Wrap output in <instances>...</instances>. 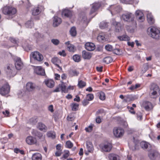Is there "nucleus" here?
<instances>
[{
	"label": "nucleus",
	"mask_w": 160,
	"mask_h": 160,
	"mask_svg": "<svg viewBox=\"0 0 160 160\" xmlns=\"http://www.w3.org/2000/svg\"><path fill=\"white\" fill-rule=\"evenodd\" d=\"M122 18L125 22L128 23L131 22L132 27H136L137 23L134 20V15L132 13L130 12L125 13L122 15Z\"/></svg>",
	"instance_id": "1"
},
{
	"label": "nucleus",
	"mask_w": 160,
	"mask_h": 160,
	"mask_svg": "<svg viewBox=\"0 0 160 160\" xmlns=\"http://www.w3.org/2000/svg\"><path fill=\"white\" fill-rule=\"evenodd\" d=\"M2 12L5 15L9 16H12L16 13L17 10L14 7L9 6H6L3 8Z\"/></svg>",
	"instance_id": "2"
},
{
	"label": "nucleus",
	"mask_w": 160,
	"mask_h": 160,
	"mask_svg": "<svg viewBox=\"0 0 160 160\" xmlns=\"http://www.w3.org/2000/svg\"><path fill=\"white\" fill-rule=\"evenodd\" d=\"M7 75L9 77H13L16 74V71L13 66L11 64H9L5 70Z\"/></svg>",
	"instance_id": "3"
},
{
	"label": "nucleus",
	"mask_w": 160,
	"mask_h": 160,
	"mask_svg": "<svg viewBox=\"0 0 160 160\" xmlns=\"http://www.w3.org/2000/svg\"><path fill=\"white\" fill-rule=\"evenodd\" d=\"M148 35L153 38L158 39L160 37V31L155 27H153L150 29V32H148Z\"/></svg>",
	"instance_id": "4"
},
{
	"label": "nucleus",
	"mask_w": 160,
	"mask_h": 160,
	"mask_svg": "<svg viewBox=\"0 0 160 160\" xmlns=\"http://www.w3.org/2000/svg\"><path fill=\"white\" fill-rule=\"evenodd\" d=\"M150 94L151 96H156L158 93H160V89L158 85L155 83H152L150 87Z\"/></svg>",
	"instance_id": "5"
},
{
	"label": "nucleus",
	"mask_w": 160,
	"mask_h": 160,
	"mask_svg": "<svg viewBox=\"0 0 160 160\" xmlns=\"http://www.w3.org/2000/svg\"><path fill=\"white\" fill-rule=\"evenodd\" d=\"M10 86L8 84L4 85L0 88V94L4 96L9 93L10 92Z\"/></svg>",
	"instance_id": "6"
},
{
	"label": "nucleus",
	"mask_w": 160,
	"mask_h": 160,
	"mask_svg": "<svg viewBox=\"0 0 160 160\" xmlns=\"http://www.w3.org/2000/svg\"><path fill=\"white\" fill-rule=\"evenodd\" d=\"M32 55L34 59L38 61H42L43 59V55L38 51H35L32 52Z\"/></svg>",
	"instance_id": "7"
},
{
	"label": "nucleus",
	"mask_w": 160,
	"mask_h": 160,
	"mask_svg": "<svg viewBox=\"0 0 160 160\" xmlns=\"http://www.w3.org/2000/svg\"><path fill=\"white\" fill-rule=\"evenodd\" d=\"M124 130L121 128H115L113 129V133L116 137L119 138L123 136Z\"/></svg>",
	"instance_id": "8"
},
{
	"label": "nucleus",
	"mask_w": 160,
	"mask_h": 160,
	"mask_svg": "<svg viewBox=\"0 0 160 160\" xmlns=\"http://www.w3.org/2000/svg\"><path fill=\"white\" fill-rule=\"evenodd\" d=\"M15 65L17 69L19 70L23 67V63L20 58L17 57L14 58Z\"/></svg>",
	"instance_id": "9"
},
{
	"label": "nucleus",
	"mask_w": 160,
	"mask_h": 160,
	"mask_svg": "<svg viewBox=\"0 0 160 160\" xmlns=\"http://www.w3.org/2000/svg\"><path fill=\"white\" fill-rule=\"evenodd\" d=\"M26 143L28 145H33L36 144L37 141L36 138L32 136L28 137L26 139Z\"/></svg>",
	"instance_id": "10"
},
{
	"label": "nucleus",
	"mask_w": 160,
	"mask_h": 160,
	"mask_svg": "<svg viewBox=\"0 0 160 160\" xmlns=\"http://www.w3.org/2000/svg\"><path fill=\"white\" fill-rule=\"evenodd\" d=\"M43 7L41 6L38 5L35 7L32 10V14L33 15L36 16L39 14Z\"/></svg>",
	"instance_id": "11"
},
{
	"label": "nucleus",
	"mask_w": 160,
	"mask_h": 160,
	"mask_svg": "<svg viewBox=\"0 0 160 160\" xmlns=\"http://www.w3.org/2000/svg\"><path fill=\"white\" fill-rule=\"evenodd\" d=\"M148 156L149 158L152 160H154L159 154L158 152L154 150H152L149 151Z\"/></svg>",
	"instance_id": "12"
},
{
	"label": "nucleus",
	"mask_w": 160,
	"mask_h": 160,
	"mask_svg": "<svg viewBox=\"0 0 160 160\" xmlns=\"http://www.w3.org/2000/svg\"><path fill=\"white\" fill-rule=\"evenodd\" d=\"M140 145L142 149L149 151L151 150V145L145 142H142L140 143Z\"/></svg>",
	"instance_id": "13"
},
{
	"label": "nucleus",
	"mask_w": 160,
	"mask_h": 160,
	"mask_svg": "<svg viewBox=\"0 0 160 160\" xmlns=\"http://www.w3.org/2000/svg\"><path fill=\"white\" fill-rule=\"evenodd\" d=\"M112 24L115 26V32H119L122 31V28L121 27V24L120 22L113 21Z\"/></svg>",
	"instance_id": "14"
},
{
	"label": "nucleus",
	"mask_w": 160,
	"mask_h": 160,
	"mask_svg": "<svg viewBox=\"0 0 160 160\" xmlns=\"http://www.w3.org/2000/svg\"><path fill=\"white\" fill-rule=\"evenodd\" d=\"M52 62L58 67L60 70H62V68L59 66V64L61 63V61L57 57H54L51 59Z\"/></svg>",
	"instance_id": "15"
},
{
	"label": "nucleus",
	"mask_w": 160,
	"mask_h": 160,
	"mask_svg": "<svg viewBox=\"0 0 160 160\" xmlns=\"http://www.w3.org/2000/svg\"><path fill=\"white\" fill-rule=\"evenodd\" d=\"M36 87L35 85L31 82H28L26 85V89L29 92H31L34 90Z\"/></svg>",
	"instance_id": "16"
},
{
	"label": "nucleus",
	"mask_w": 160,
	"mask_h": 160,
	"mask_svg": "<svg viewBox=\"0 0 160 160\" xmlns=\"http://www.w3.org/2000/svg\"><path fill=\"white\" fill-rule=\"evenodd\" d=\"M85 48L88 51H92L95 49V46L92 43L88 42L85 43Z\"/></svg>",
	"instance_id": "17"
},
{
	"label": "nucleus",
	"mask_w": 160,
	"mask_h": 160,
	"mask_svg": "<svg viewBox=\"0 0 160 160\" xmlns=\"http://www.w3.org/2000/svg\"><path fill=\"white\" fill-rule=\"evenodd\" d=\"M62 19L57 16H55L53 18V25L54 27H57L62 22Z\"/></svg>",
	"instance_id": "18"
},
{
	"label": "nucleus",
	"mask_w": 160,
	"mask_h": 160,
	"mask_svg": "<svg viewBox=\"0 0 160 160\" xmlns=\"http://www.w3.org/2000/svg\"><path fill=\"white\" fill-rule=\"evenodd\" d=\"M112 148V146L110 143H107L105 144L102 148V152H109L110 151Z\"/></svg>",
	"instance_id": "19"
},
{
	"label": "nucleus",
	"mask_w": 160,
	"mask_h": 160,
	"mask_svg": "<svg viewBox=\"0 0 160 160\" xmlns=\"http://www.w3.org/2000/svg\"><path fill=\"white\" fill-rule=\"evenodd\" d=\"M36 73L38 75H44L45 74L44 70L40 66L37 67L35 69Z\"/></svg>",
	"instance_id": "20"
},
{
	"label": "nucleus",
	"mask_w": 160,
	"mask_h": 160,
	"mask_svg": "<svg viewBox=\"0 0 160 160\" xmlns=\"http://www.w3.org/2000/svg\"><path fill=\"white\" fill-rule=\"evenodd\" d=\"M86 148L88 152H92L93 151L94 148L91 142L90 141H87L86 142Z\"/></svg>",
	"instance_id": "21"
},
{
	"label": "nucleus",
	"mask_w": 160,
	"mask_h": 160,
	"mask_svg": "<svg viewBox=\"0 0 160 160\" xmlns=\"http://www.w3.org/2000/svg\"><path fill=\"white\" fill-rule=\"evenodd\" d=\"M67 46L68 50L70 52H74L75 51V47L72 44L70 43L69 42H66L65 43Z\"/></svg>",
	"instance_id": "22"
},
{
	"label": "nucleus",
	"mask_w": 160,
	"mask_h": 160,
	"mask_svg": "<svg viewBox=\"0 0 160 160\" xmlns=\"http://www.w3.org/2000/svg\"><path fill=\"white\" fill-rule=\"evenodd\" d=\"M111 8H113L112 9L111 11V13L112 14V12L115 13H118L120 12L121 10V7L118 6H111Z\"/></svg>",
	"instance_id": "23"
},
{
	"label": "nucleus",
	"mask_w": 160,
	"mask_h": 160,
	"mask_svg": "<svg viewBox=\"0 0 160 160\" xmlns=\"http://www.w3.org/2000/svg\"><path fill=\"white\" fill-rule=\"evenodd\" d=\"M136 16L138 18V20L140 22H142L144 20L143 17V14L141 11L137 10L136 12Z\"/></svg>",
	"instance_id": "24"
},
{
	"label": "nucleus",
	"mask_w": 160,
	"mask_h": 160,
	"mask_svg": "<svg viewBox=\"0 0 160 160\" xmlns=\"http://www.w3.org/2000/svg\"><path fill=\"white\" fill-rule=\"evenodd\" d=\"M82 57L85 59H89L92 57L91 53L85 50L82 51Z\"/></svg>",
	"instance_id": "25"
},
{
	"label": "nucleus",
	"mask_w": 160,
	"mask_h": 160,
	"mask_svg": "<svg viewBox=\"0 0 160 160\" xmlns=\"http://www.w3.org/2000/svg\"><path fill=\"white\" fill-rule=\"evenodd\" d=\"M32 160H42V155L39 153H35L32 155Z\"/></svg>",
	"instance_id": "26"
},
{
	"label": "nucleus",
	"mask_w": 160,
	"mask_h": 160,
	"mask_svg": "<svg viewBox=\"0 0 160 160\" xmlns=\"http://www.w3.org/2000/svg\"><path fill=\"white\" fill-rule=\"evenodd\" d=\"M45 84L47 86L50 88L53 87L54 85V82L52 79H48L44 81Z\"/></svg>",
	"instance_id": "27"
},
{
	"label": "nucleus",
	"mask_w": 160,
	"mask_h": 160,
	"mask_svg": "<svg viewBox=\"0 0 160 160\" xmlns=\"http://www.w3.org/2000/svg\"><path fill=\"white\" fill-rule=\"evenodd\" d=\"M100 4L99 3H95L92 5V8L90 12V14H92L99 8Z\"/></svg>",
	"instance_id": "28"
},
{
	"label": "nucleus",
	"mask_w": 160,
	"mask_h": 160,
	"mask_svg": "<svg viewBox=\"0 0 160 160\" xmlns=\"http://www.w3.org/2000/svg\"><path fill=\"white\" fill-rule=\"evenodd\" d=\"M62 15L65 17L70 18L72 15V12L68 9L64 10L62 12Z\"/></svg>",
	"instance_id": "29"
},
{
	"label": "nucleus",
	"mask_w": 160,
	"mask_h": 160,
	"mask_svg": "<svg viewBox=\"0 0 160 160\" xmlns=\"http://www.w3.org/2000/svg\"><path fill=\"white\" fill-rule=\"evenodd\" d=\"M38 128L40 130L46 132L47 130V128L42 123L39 122L38 123Z\"/></svg>",
	"instance_id": "30"
},
{
	"label": "nucleus",
	"mask_w": 160,
	"mask_h": 160,
	"mask_svg": "<svg viewBox=\"0 0 160 160\" xmlns=\"http://www.w3.org/2000/svg\"><path fill=\"white\" fill-rule=\"evenodd\" d=\"M108 158L109 160H118L119 159L118 156L113 153L109 154Z\"/></svg>",
	"instance_id": "31"
},
{
	"label": "nucleus",
	"mask_w": 160,
	"mask_h": 160,
	"mask_svg": "<svg viewBox=\"0 0 160 160\" xmlns=\"http://www.w3.org/2000/svg\"><path fill=\"white\" fill-rule=\"evenodd\" d=\"M58 86L60 87L61 90L62 92L64 93L68 92V89H67L65 85L63 82H62V83L61 84H59Z\"/></svg>",
	"instance_id": "32"
},
{
	"label": "nucleus",
	"mask_w": 160,
	"mask_h": 160,
	"mask_svg": "<svg viewBox=\"0 0 160 160\" xmlns=\"http://www.w3.org/2000/svg\"><path fill=\"white\" fill-rule=\"evenodd\" d=\"M47 135L48 138L52 139H54L56 138V133L53 131H50L47 133Z\"/></svg>",
	"instance_id": "33"
},
{
	"label": "nucleus",
	"mask_w": 160,
	"mask_h": 160,
	"mask_svg": "<svg viewBox=\"0 0 160 160\" xmlns=\"http://www.w3.org/2000/svg\"><path fill=\"white\" fill-rule=\"evenodd\" d=\"M69 73L71 77L78 76L79 73V72L76 69H71L69 71Z\"/></svg>",
	"instance_id": "34"
},
{
	"label": "nucleus",
	"mask_w": 160,
	"mask_h": 160,
	"mask_svg": "<svg viewBox=\"0 0 160 160\" xmlns=\"http://www.w3.org/2000/svg\"><path fill=\"white\" fill-rule=\"evenodd\" d=\"M112 61L113 59L111 57L108 56L104 58L103 60V62L106 64H108L112 62Z\"/></svg>",
	"instance_id": "35"
},
{
	"label": "nucleus",
	"mask_w": 160,
	"mask_h": 160,
	"mask_svg": "<svg viewBox=\"0 0 160 160\" xmlns=\"http://www.w3.org/2000/svg\"><path fill=\"white\" fill-rule=\"evenodd\" d=\"M147 17L148 21L150 24H152L154 23V20L151 15L150 14H148Z\"/></svg>",
	"instance_id": "36"
},
{
	"label": "nucleus",
	"mask_w": 160,
	"mask_h": 160,
	"mask_svg": "<svg viewBox=\"0 0 160 160\" xmlns=\"http://www.w3.org/2000/svg\"><path fill=\"white\" fill-rule=\"evenodd\" d=\"M144 107L145 109L147 110H150L151 107V103L150 102L148 101H145L143 103Z\"/></svg>",
	"instance_id": "37"
},
{
	"label": "nucleus",
	"mask_w": 160,
	"mask_h": 160,
	"mask_svg": "<svg viewBox=\"0 0 160 160\" xmlns=\"http://www.w3.org/2000/svg\"><path fill=\"white\" fill-rule=\"evenodd\" d=\"M118 38L120 41H128L130 40V38L126 35H124L118 37Z\"/></svg>",
	"instance_id": "38"
},
{
	"label": "nucleus",
	"mask_w": 160,
	"mask_h": 160,
	"mask_svg": "<svg viewBox=\"0 0 160 160\" xmlns=\"http://www.w3.org/2000/svg\"><path fill=\"white\" fill-rule=\"evenodd\" d=\"M79 107V104L76 103H72L71 105L72 110L73 111H76L78 110Z\"/></svg>",
	"instance_id": "39"
},
{
	"label": "nucleus",
	"mask_w": 160,
	"mask_h": 160,
	"mask_svg": "<svg viewBox=\"0 0 160 160\" xmlns=\"http://www.w3.org/2000/svg\"><path fill=\"white\" fill-rule=\"evenodd\" d=\"M71 35L72 36H75L77 34L76 30L75 27H72L70 31Z\"/></svg>",
	"instance_id": "40"
},
{
	"label": "nucleus",
	"mask_w": 160,
	"mask_h": 160,
	"mask_svg": "<svg viewBox=\"0 0 160 160\" xmlns=\"http://www.w3.org/2000/svg\"><path fill=\"white\" fill-rule=\"evenodd\" d=\"M86 85V83L85 82L80 80L78 81V86L80 88H82L85 87Z\"/></svg>",
	"instance_id": "41"
},
{
	"label": "nucleus",
	"mask_w": 160,
	"mask_h": 160,
	"mask_svg": "<svg viewBox=\"0 0 160 160\" xmlns=\"http://www.w3.org/2000/svg\"><path fill=\"white\" fill-rule=\"evenodd\" d=\"M73 59L75 62H78L81 60L80 56L77 54L73 56Z\"/></svg>",
	"instance_id": "42"
},
{
	"label": "nucleus",
	"mask_w": 160,
	"mask_h": 160,
	"mask_svg": "<svg viewBox=\"0 0 160 160\" xmlns=\"http://www.w3.org/2000/svg\"><path fill=\"white\" fill-rule=\"evenodd\" d=\"M149 68L148 65V63H145L143 65V68L142 69V72L144 73Z\"/></svg>",
	"instance_id": "43"
},
{
	"label": "nucleus",
	"mask_w": 160,
	"mask_h": 160,
	"mask_svg": "<svg viewBox=\"0 0 160 160\" xmlns=\"http://www.w3.org/2000/svg\"><path fill=\"white\" fill-rule=\"evenodd\" d=\"M66 147L68 148H71L73 146V143L69 140L66 142Z\"/></svg>",
	"instance_id": "44"
},
{
	"label": "nucleus",
	"mask_w": 160,
	"mask_h": 160,
	"mask_svg": "<svg viewBox=\"0 0 160 160\" xmlns=\"http://www.w3.org/2000/svg\"><path fill=\"white\" fill-rule=\"evenodd\" d=\"M94 126V125L92 124H91L87 128H85V130L86 132H90L92 130V128Z\"/></svg>",
	"instance_id": "45"
},
{
	"label": "nucleus",
	"mask_w": 160,
	"mask_h": 160,
	"mask_svg": "<svg viewBox=\"0 0 160 160\" xmlns=\"http://www.w3.org/2000/svg\"><path fill=\"white\" fill-rule=\"evenodd\" d=\"M25 25L26 27L28 28H32L34 26L33 22L31 21H28L26 23Z\"/></svg>",
	"instance_id": "46"
},
{
	"label": "nucleus",
	"mask_w": 160,
	"mask_h": 160,
	"mask_svg": "<svg viewBox=\"0 0 160 160\" xmlns=\"http://www.w3.org/2000/svg\"><path fill=\"white\" fill-rule=\"evenodd\" d=\"M14 152L16 153H20L21 154L24 155L25 154L23 150H21L17 148H16L14 149Z\"/></svg>",
	"instance_id": "47"
},
{
	"label": "nucleus",
	"mask_w": 160,
	"mask_h": 160,
	"mask_svg": "<svg viewBox=\"0 0 160 160\" xmlns=\"http://www.w3.org/2000/svg\"><path fill=\"white\" fill-rule=\"evenodd\" d=\"M112 52L113 53L117 55H121L122 53L121 50L119 49H113Z\"/></svg>",
	"instance_id": "48"
},
{
	"label": "nucleus",
	"mask_w": 160,
	"mask_h": 160,
	"mask_svg": "<svg viewBox=\"0 0 160 160\" xmlns=\"http://www.w3.org/2000/svg\"><path fill=\"white\" fill-rule=\"evenodd\" d=\"M105 49L108 51H111L113 50V48L112 45L107 44L105 46Z\"/></svg>",
	"instance_id": "49"
},
{
	"label": "nucleus",
	"mask_w": 160,
	"mask_h": 160,
	"mask_svg": "<svg viewBox=\"0 0 160 160\" xmlns=\"http://www.w3.org/2000/svg\"><path fill=\"white\" fill-rule=\"evenodd\" d=\"M108 27V23L107 22H102L101 23V28H105Z\"/></svg>",
	"instance_id": "50"
},
{
	"label": "nucleus",
	"mask_w": 160,
	"mask_h": 160,
	"mask_svg": "<svg viewBox=\"0 0 160 160\" xmlns=\"http://www.w3.org/2000/svg\"><path fill=\"white\" fill-rule=\"evenodd\" d=\"M70 152L68 150H66L64 151V153L62 156V158L64 159H66L69 155Z\"/></svg>",
	"instance_id": "51"
},
{
	"label": "nucleus",
	"mask_w": 160,
	"mask_h": 160,
	"mask_svg": "<svg viewBox=\"0 0 160 160\" xmlns=\"http://www.w3.org/2000/svg\"><path fill=\"white\" fill-rule=\"evenodd\" d=\"M37 118L34 117L30 119V122L32 124H34L37 122Z\"/></svg>",
	"instance_id": "52"
},
{
	"label": "nucleus",
	"mask_w": 160,
	"mask_h": 160,
	"mask_svg": "<svg viewBox=\"0 0 160 160\" xmlns=\"http://www.w3.org/2000/svg\"><path fill=\"white\" fill-rule=\"evenodd\" d=\"M93 98L94 96L93 94H87V99H88L89 101L92 100L93 99Z\"/></svg>",
	"instance_id": "53"
},
{
	"label": "nucleus",
	"mask_w": 160,
	"mask_h": 160,
	"mask_svg": "<svg viewBox=\"0 0 160 160\" xmlns=\"http://www.w3.org/2000/svg\"><path fill=\"white\" fill-rule=\"evenodd\" d=\"M67 118L68 121H72L75 119V118L72 115H69L67 116Z\"/></svg>",
	"instance_id": "54"
},
{
	"label": "nucleus",
	"mask_w": 160,
	"mask_h": 160,
	"mask_svg": "<svg viewBox=\"0 0 160 160\" xmlns=\"http://www.w3.org/2000/svg\"><path fill=\"white\" fill-rule=\"evenodd\" d=\"M99 110L97 112V117L96 119V122L97 123H100V117L99 116H98L99 115Z\"/></svg>",
	"instance_id": "55"
},
{
	"label": "nucleus",
	"mask_w": 160,
	"mask_h": 160,
	"mask_svg": "<svg viewBox=\"0 0 160 160\" xmlns=\"http://www.w3.org/2000/svg\"><path fill=\"white\" fill-rule=\"evenodd\" d=\"M51 42H52L54 45H58L59 43V41L57 39H52L51 40Z\"/></svg>",
	"instance_id": "56"
},
{
	"label": "nucleus",
	"mask_w": 160,
	"mask_h": 160,
	"mask_svg": "<svg viewBox=\"0 0 160 160\" xmlns=\"http://www.w3.org/2000/svg\"><path fill=\"white\" fill-rule=\"evenodd\" d=\"M101 41L103 42L106 41L107 40V39L105 38L104 34L101 32Z\"/></svg>",
	"instance_id": "57"
},
{
	"label": "nucleus",
	"mask_w": 160,
	"mask_h": 160,
	"mask_svg": "<svg viewBox=\"0 0 160 160\" xmlns=\"http://www.w3.org/2000/svg\"><path fill=\"white\" fill-rule=\"evenodd\" d=\"M106 96L104 93L103 92H101V100H105Z\"/></svg>",
	"instance_id": "58"
},
{
	"label": "nucleus",
	"mask_w": 160,
	"mask_h": 160,
	"mask_svg": "<svg viewBox=\"0 0 160 160\" xmlns=\"http://www.w3.org/2000/svg\"><path fill=\"white\" fill-rule=\"evenodd\" d=\"M89 100L88 99H84L82 102V104L83 106H86L89 103Z\"/></svg>",
	"instance_id": "59"
},
{
	"label": "nucleus",
	"mask_w": 160,
	"mask_h": 160,
	"mask_svg": "<svg viewBox=\"0 0 160 160\" xmlns=\"http://www.w3.org/2000/svg\"><path fill=\"white\" fill-rule=\"evenodd\" d=\"M62 145L61 144H57L56 146V149L57 150L61 151L62 149Z\"/></svg>",
	"instance_id": "60"
},
{
	"label": "nucleus",
	"mask_w": 160,
	"mask_h": 160,
	"mask_svg": "<svg viewBox=\"0 0 160 160\" xmlns=\"http://www.w3.org/2000/svg\"><path fill=\"white\" fill-rule=\"evenodd\" d=\"M58 53L60 55L63 57H65L66 55L65 51L64 50H62V51H60Z\"/></svg>",
	"instance_id": "61"
},
{
	"label": "nucleus",
	"mask_w": 160,
	"mask_h": 160,
	"mask_svg": "<svg viewBox=\"0 0 160 160\" xmlns=\"http://www.w3.org/2000/svg\"><path fill=\"white\" fill-rule=\"evenodd\" d=\"M132 0H120L121 2L122 3L126 4H130Z\"/></svg>",
	"instance_id": "62"
},
{
	"label": "nucleus",
	"mask_w": 160,
	"mask_h": 160,
	"mask_svg": "<svg viewBox=\"0 0 160 160\" xmlns=\"http://www.w3.org/2000/svg\"><path fill=\"white\" fill-rule=\"evenodd\" d=\"M62 152L61 151H58L57 150L56 151L55 153V155L56 157H59L62 154Z\"/></svg>",
	"instance_id": "63"
},
{
	"label": "nucleus",
	"mask_w": 160,
	"mask_h": 160,
	"mask_svg": "<svg viewBox=\"0 0 160 160\" xmlns=\"http://www.w3.org/2000/svg\"><path fill=\"white\" fill-rule=\"evenodd\" d=\"M82 20L83 22H87V19L86 15H82Z\"/></svg>",
	"instance_id": "64"
}]
</instances>
